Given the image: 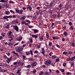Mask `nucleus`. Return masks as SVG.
Listing matches in <instances>:
<instances>
[{
    "label": "nucleus",
    "mask_w": 75,
    "mask_h": 75,
    "mask_svg": "<svg viewBox=\"0 0 75 75\" xmlns=\"http://www.w3.org/2000/svg\"><path fill=\"white\" fill-rule=\"evenodd\" d=\"M4 58H5V59H7L8 60H6V62L8 63V64H9L10 62L11 61H11L12 60V58H13V57L12 56L10 58H8L6 56V55H4Z\"/></svg>",
    "instance_id": "1"
},
{
    "label": "nucleus",
    "mask_w": 75,
    "mask_h": 75,
    "mask_svg": "<svg viewBox=\"0 0 75 75\" xmlns=\"http://www.w3.org/2000/svg\"><path fill=\"white\" fill-rule=\"evenodd\" d=\"M51 62H52V61L51 60H49L48 61H46V63H45V64L47 65V66H49V65H50L51 64Z\"/></svg>",
    "instance_id": "2"
},
{
    "label": "nucleus",
    "mask_w": 75,
    "mask_h": 75,
    "mask_svg": "<svg viewBox=\"0 0 75 75\" xmlns=\"http://www.w3.org/2000/svg\"><path fill=\"white\" fill-rule=\"evenodd\" d=\"M23 48L22 49L21 47H16V51H23Z\"/></svg>",
    "instance_id": "3"
},
{
    "label": "nucleus",
    "mask_w": 75,
    "mask_h": 75,
    "mask_svg": "<svg viewBox=\"0 0 75 75\" xmlns=\"http://www.w3.org/2000/svg\"><path fill=\"white\" fill-rule=\"evenodd\" d=\"M54 4V2L52 1H51V2L50 3V4L49 5H46L47 7H48L49 8H50L52 7V6Z\"/></svg>",
    "instance_id": "4"
},
{
    "label": "nucleus",
    "mask_w": 75,
    "mask_h": 75,
    "mask_svg": "<svg viewBox=\"0 0 75 75\" xmlns=\"http://www.w3.org/2000/svg\"><path fill=\"white\" fill-rule=\"evenodd\" d=\"M13 27L16 31L18 32V27L17 25L13 26Z\"/></svg>",
    "instance_id": "5"
},
{
    "label": "nucleus",
    "mask_w": 75,
    "mask_h": 75,
    "mask_svg": "<svg viewBox=\"0 0 75 75\" xmlns=\"http://www.w3.org/2000/svg\"><path fill=\"white\" fill-rule=\"evenodd\" d=\"M18 65H20V66H23L24 64H23V63L21 62L20 60L18 61Z\"/></svg>",
    "instance_id": "6"
},
{
    "label": "nucleus",
    "mask_w": 75,
    "mask_h": 75,
    "mask_svg": "<svg viewBox=\"0 0 75 75\" xmlns=\"http://www.w3.org/2000/svg\"><path fill=\"white\" fill-rule=\"evenodd\" d=\"M37 62H34L33 63H31V66L32 67H35L36 65H37Z\"/></svg>",
    "instance_id": "7"
},
{
    "label": "nucleus",
    "mask_w": 75,
    "mask_h": 75,
    "mask_svg": "<svg viewBox=\"0 0 75 75\" xmlns=\"http://www.w3.org/2000/svg\"><path fill=\"white\" fill-rule=\"evenodd\" d=\"M2 6L3 7H6V8H9L7 6V4L6 3L2 4Z\"/></svg>",
    "instance_id": "8"
},
{
    "label": "nucleus",
    "mask_w": 75,
    "mask_h": 75,
    "mask_svg": "<svg viewBox=\"0 0 75 75\" xmlns=\"http://www.w3.org/2000/svg\"><path fill=\"white\" fill-rule=\"evenodd\" d=\"M34 33L35 34H36V33H38V31L39 30H37L36 29H33Z\"/></svg>",
    "instance_id": "9"
},
{
    "label": "nucleus",
    "mask_w": 75,
    "mask_h": 75,
    "mask_svg": "<svg viewBox=\"0 0 75 75\" xmlns=\"http://www.w3.org/2000/svg\"><path fill=\"white\" fill-rule=\"evenodd\" d=\"M32 37H33V38H35V39L36 38H38V36L36 35H32Z\"/></svg>",
    "instance_id": "10"
},
{
    "label": "nucleus",
    "mask_w": 75,
    "mask_h": 75,
    "mask_svg": "<svg viewBox=\"0 0 75 75\" xmlns=\"http://www.w3.org/2000/svg\"><path fill=\"white\" fill-rule=\"evenodd\" d=\"M63 54L64 55H65L66 56H68V54L67 53V52H66L65 51H64L63 52Z\"/></svg>",
    "instance_id": "11"
},
{
    "label": "nucleus",
    "mask_w": 75,
    "mask_h": 75,
    "mask_svg": "<svg viewBox=\"0 0 75 75\" xmlns=\"http://www.w3.org/2000/svg\"><path fill=\"white\" fill-rule=\"evenodd\" d=\"M22 38H23V37H22V36H20V37L19 38L17 39V41H21Z\"/></svg>",
    "instance_id": "12"
},
{
    "label": "nucleus",
    "mask_w": 75,
    "mask_h": 75,
    "mask_svg": "<svg viewBox=\"0 0 75 75\" xmlns=\"http://www.w3.org/2000/svg\"><path fill=\"white\" fill-rule=\"evenodd\" d=\"M39 39L40 41H42L43 40V36H40L39 38Z\"/></svg>",
    "instance_id": "13"
},
{
    "label": "nucleus",
    "mask_w": 75,
    "mask_h": 75,
    "mask_svg": "<svg viewBox=\"0 0 75 75\" xmlns=\"http://www.w3.org/2000/svg\"><path fill=\"white\" fill-rule=\"evenodd\" d=\"M23 11L22 10H21L20 11H19V12L18 13V14H23V13L22 12Z\"/></svg>",
    "instance_id": "14"
},
{
    "label": "nucleus",
    "mask_w": 75,
    "mask_h": 75,
    "mask_svg": "<svg viewBox=\"0 0 75 75\" xmlns=\"http://www.w3.org/2000/svg\"><path fill=\"white\" fill-rule=\"evenodd\" d=\"M1 65H0V66H1V67H6V63H2Z\"/></svg>",
    "instance_id": "15"
},
{
    "label": "nucleus",
    "mask_w": 75,
    "mask_h": 75,
    "mask_svg": "<svg viewBox=\"0 0 75 75\" xmlns=\"http://www.w3.org/2000/svg\"><path fill=\"white\" fill-rule=\"evenodd\" d=\"M46 37L47 39H49L50 36H49V34L48 33H47L46 34Z\"/></svg>",
    "instance_id": "16"
},
{
    "label": "nucleus",
    "mask_w": 75,
    "mask_h": 75,
    "mask_svg": "<svg viewBox=\"0 0 75 75\" xmlns=\"http://www.w3.org/2000/svg\"><path fill=\"white\" fill-rule=\"evenodd\" d=\"M42 52H41V53L43 54V55H44V49L43 47L42 49Z\"/></svg>",
    "instance_id": "17"
},
{
    "label": "nucleus",
    "mask_w": 75,
    "mask_h": 75,
    "mask_svg": "<svg viewBox=\"0 0 75 75\" xmlns=\"http://www.w3.org/2000/svg\"><path fill=\"white\" fill-rule=\"evenodd\" d=\"M7 69H3L2 70V72H7Z\"/></svg>",
    "instance_id": "18"
},
{
    "label": "nucleus",
    "mask_w": 75,
    "mask_h": 75,
    "mask_svg": "<svg viewBox=\"0 0 75 75\" xmlns=\"http://www.w3.org/2000/svg\"><path fill=\"white\" fill-rule=\"evenodd\" d=\"M74 59H74V58L73 57H72L71 58H69V59L71 61H72L74 60Z\"/></svg>",
    "instance_id": "19"
},
{
    "label": "nucleus",
    "mask_w": 75,
    "mask_h": 75,
    "mask_svg": "<svg viewBox=\"0 0 75 75\" xmlns=\"http://www.w3.org/2000/svg\"><path fill=\"white\" fill-rule=\"evenodd\" d=\"M8 45L9 46H13V43H12L11 42H9Z\"/></svg>",
    "instance_id": "20"
},
{
    "label": "nucleus",
    "mask_w": 75,
    "mask_h": 75,
    "mask_svg": "<svg viewBox=\"0 0 75 75\" xmlns=\"http://www.w3.org/2000/svg\"><path fill=\"white\" fill-rule=\"evenodd\" d=\"M0 2L1 3H6V2H7V1H4V0H0Z\"/></svg>",
    "instance_id": "21"
},
{
    "label": "nucleus",
    "mask_w": 75,
    "mask_h": 75,
    "mask_svg": "<svg viewBox=\"0 0 75 75\" xmlns=\"http://www.w3.org/2000/svg\"><path fill=\"white\" fill-rule=\"evenodd\" d=\"M12 53H13V54H15V55H17V57H18V54H17V53H16V52H15V51H13L12 52Z\"/></svg>",
    "instance_id": "22"
},
{
    "label": "nucleus",
    "mask_w": 75,
    "mask_h": 75,
    "mask_svg": "<svg viewBox=\"0 0 75 75\" xmlns=\"http://www.w3.org/2000/svg\"><path fill=\"white\" fill-rule=\"evenodd\" d=\"M25 53L27 55H30V52H25Z\"/></svg>",
    "instance_id": "23"
},
{
    "label": "nucleus",
    "mask_w": 75,
    "mask_h": 75,
    "mask_svg": "<svg viewBox=\"0 0 75 75\" xmlns=\"http://www.w3.org/2000/svg\"><path fill=\"white\" fill-rule=\"evenodd\" d=\"M52 59H54V58H57V56L55 55L52 56Z\"/></svg>",
    "instance_id": "24"
},
{
    "label": "nucleus",
    "mask_w": 75,
    "mask_h": 75,
    "mask_svg": "<svg viewBox=\"0 0 75 75\" xmlns=\"http://www.w3.org/2000/svg\"><path fill=\"white\" fill-rule=\"evenodd\" d=\"M67 34H68V33L66 32H64L63 33V34L65 36H67Z\"/></svg>",
    "instance_id": "25"
},
{
    "label": "nucleus",
    "mask_w": 75,
    "mask_h": 75,
    "mask_svg": "<svg viewBox=\"0 0 75 75\" xmlns=\"http://www.w3.org/2000/svg\"><path fill=\"white\" fill-rule=\"evenodd\" d=\"M35 46H36L38 48H40V45H38L37 44H36Z\"/></svg>",
    "instance_id": "26"
},
{
    "label": "nucleus",
    "mask_w": 75,
    "mask_h": 75,
    "mask_svg": "<svg viewBox=\"0 0 75 75\" xmlns=\"http://www.w3.org/2000/svg\"><path fill=\"white\" fill-rule=\"evenodd\" d=\"M3 18L4 19H7L8 18V16H4Z\"/></svg>",
    "instance_id": "27"
},
{
    "label": "nucleus",
    "mask_w": 75,
    "mask_h": 75,
    "mask_svg": "<svg viewBox=\"0 0 75 75\" xmlns=\"http://www.w3.org/2000/svg\"><path fill=\"white\" fill-rule=\"evenodd\" d=\"M8 13H9V11H5V14H8Z\"/></svg>",
    "instance_id": "28"
},
{
    "label": "nucleus",
    "mask_w": 75,
    "mask_h": 75,
    "mask_svg": "<svg viewBox=\"0 0 75 75\" xmlns=\"http://www.w3.org/2000/svg\"><path fill=\"white\" fill-rule=\"evenodd\" d=\"M17 65H14L13 66V69H16L17 68Z\"/></svg>",
    "instance_id": "29"
},
{
    "label": "nucleus",
    "mask_w": 75,
    "mask_h": 75,
    "mask_svg": "<svg viewBox=\"0 0 75 75\" xmlns=\"http://www.w3.org/2000/svg\"><path fill=\"white\" fill-rule=\"evenodd\" d=\"M14 22H15V24H18V21H17V20H14Z\"/></svg>",
    "instance_id": "30"
},
{
    "label": "nucleus",
    "mask_w": 75,
    "mask_h": 75,
    "mask_svg": "<svg viewBox=\"0 0 75 75\" xmlns=\"http://www.w3.org/2000/svg\"><path fill=\"white\" fill-rule=\"evenodd\" d=\"M9 27H10V26L8 25H7V26H5V28H8V29Z\"/></svg>",
    "instance_id": "31"
},
{
    "label": "nucleus",
    "mask_w": 75,
    "mask_h": 75,
    "mask_svg": "<svg viewBox=\"0 0 75 75\" xmlns=\"http://www.w3.org/2000/svg\"><path fill=\"white\" fill-rule=\"evenodd\" d=\"M31 67V65H28L27 66L25 67V68H30Z\"/></svg>",
    "instance_id": "32"
},
{
    "label": "nucleus",
    "mask_w": 75,
    "mask_h": 75,
    "mask_svg": "<svg viewBox=\"0 0 75 75\" xmlns=\"http://www.w3.org/2000/svg\"><path fill=\"white\" fill-rule=\"evenodd\" d=\"M8 36H9L10 37V38H12V37H13V35H8Z\"/></svg>",
    "instance_id": "33"
},
{
    "label": "nucleus",
    "mask_w": 75,
    "mask_h": 75,
    "mask_svg": "<svg viewBox=\"0 0 75 75\" xmlns=\"http://www.w3.org/2000/svg\"><path fill=\"white\" fill-rule=\"evenodd\" d=\"M53 39V40H56V39H57V37H52Z\"/></svg>",
    "instance_id": "34"
},
{
    "label": "nucleus",
    "mask_w": 75,
    "mask_h": 75,
    "mask_svg": "<svg viewBox=\"0 0 75 75\" xmlns=\"http://www.w3.org/2000/svg\"><path fill=\"white\" fill-rule=\"evenodd\" d=\"M29 60L30 61H32V60H33V58H29Z\"/></svg>",
    "instance_id": "35"
},
{
    "label": "nucleus",
    "mask_w": 75,
    "mask_h": 75,
    "mask_svg": "<svg viewBox=\"0 0 75 75\" xmlns=\"http://www.w3.org/2000/svg\"><path fill=\"white\" fill-rule=\"evenodd\" d=\"M44 75H49V74L48 73V72L47 71L44 73Z\"/></svg>",
    "instance_id": "36"
},
{
    "label": "nucleus",
    "mask_w": 75,
    "mask_h": 75,
    "mask_svg": "<svg viewBox=\"0 0 75 75\" xmlns=\"http://www.w3.org/2000/svg\"><path fill=\"white\" fill-rule=\"evenodd\" d=\"M60 71H61L62 72V73L64 72V69H61Z\"/></svg>",
    "instance_id": "37"
},
{
    "label": "nucleus",
    "mask_w": 75,
    "mask_h": 75,
    "mask_svg": "<svg viewBox=\"0 0 75 75\" xmlns=\"http://www.w3.org/2000/svg\"><path fill=\"white\" fill-rule=\"evenodd\" d=\"M71 29V30H73L74 29V27L72 26H71L70 27Z\"/></svg>",
    "instance_id": "38"
},
{
    "label": "nucleus",
    "mask_w": 75,
    "mask_h": 75,
    "mask_svg": "<svg viewBox=\"0 0 75 75\" xmlns=\"http://www.w3.org/2000/svg\"><path fill=\"white\" fill-rule=\"evenodd\" d=\"M74 65V63L72 62H71V67H72V66Z\"/></svg>",
    "instance_id": "39"
},
{
    "label": "nucleus",
    "mask_w": 75,
    "mask_h": 75,
    "mask_svg": "<svg viewBox=\"0 0 75 75\" xmlns=\"http://www.w3.org/2000/svg\"><path fill=\"white\" fill-rule=\"evenodd\" d=\"M28 7H29V10H31L32 9V8L30 6V5H28Z\"/></svg>",
    "instance_id": "40"
},
{
    "label": "nucleus",
    "mask_w": 75,
    "mask_h": 75,
    "mask_svg": "<svg viewBox=\"0 0 75 75\" xmlns=\"http://www.w3.org/2000/svg\"><path fill=\"white\" fill-rule=\"evenodd\" d=\"M25 23V21H23L21 23L22 24H23H23Z\"/></svg>",
    "instance_id": "41"
},
{
    "label": "nucleus",
    "mask_w": 75,
    "mask_h": 75,
    "mask_svg": "<svg viewBox=\"0 0 75 75\" xmlns=\"http://www.w3.org/2000/svg\"><path fill=\"white\" fill-rule=\"evenodd\" d=\"M30 52L31 55H33V51H32L31 50H30Z\"/></svg>",
    "instance_id": "42"
},
{
    "label": "nucleus",
    "mask_w": 75,
    "mask_h": 75,
    "mask_svg": "<svg viewBox=\"0 0 75 75\" xmlns=\"http://www.w3.org/2000/svg\"><path fill=\"white\" fill-rule=\"evenodd\" d=\"M22 51L21 50H19V51H17V52H20L21 54H23V52H21Z\"/></svg>",
    "instance_id": "43"
},
{
    "label": "nucleus",
    "mask_w": 75,
    "mask_h": 75,
    "mask_svg": "<svg viewBox=\"0 0 75 75\" xmlns=\"http://www.w3.org/2000/svg\"><path fill=\"white\" fill-rule=\"evenodd\" d=\"M72 53H73V52H71V51H69V54H72Z\"/></svg>",
    "instance_id": "44"
},
{
    "label": "nucleus",
    "mask_w": 75,
    "mask_h": 75,
    "mask_svg": "<svg viewBox=\"0 0 75 75\" xmlns=\"http://www.w3.org/2000/svg\"><path fill=\"white\" fill-rule=\"evenodd\" d=\"M71 46L73 47H75V44H74V43H72Z\"/></svg>",
    "instance_id": "45"
},
{
    "label": "nucleus",
    "mask_w": 75,
    "mask_h": 75,
    "mask_svg": "<svg viewBox=\"0 0 75 75\" xmlns=\"http://www.w3.org/2000/svg\"><path fill=\"white\" fill-rule=\"evenodd\" d=\"M59 61V58H58L56 59V62H58V61Z\"/></svg>",
    "instance_id": "46"
},
{
    "label": "nucleus",
    "mask_w": 75,
    "mask_h": 75,
    "mask_svg": "<svg viewBox=\"0 0 75 75\" xmlns=\"http://www.w3.org/2000/svg\"><path fill=\"white\" fill-rule=\"evenodd\" d=\"M52 43H51V42H50L49 43V46H52Z\"/></svg>",
    "instance_id": "47"
},
{
    "label": "nucleus",
    "mask_w": 75,
    "mask_h": 75,
    "mask_svg": "<svg viewBox=\"0 0 75 75\" xmlns=\"http://www.w3.org/2000/svg\"><path fill=\"white\" fill-rule=\"evenodd\" d=\"M36 71H37V70H36L35 69L33 71V73L34 74H35V73L36 72Z\"/></svg>",
    "instance_id": "48"
},
{
    "label": "nucleus",
    "mask_w": 75,
    "mask_h": 75,
    "mask_svg": "<svg viewBox=\"0 0 75 75\" xmlns=\"http://www.w3.org/2000/svg\"><path fill=\"white\" fill-rule=\"evenodd\" d=\"M56 46L57 47H58V48H60V46H59V45L58 44H56Z\"/></svg>",
    "instance_id": "49"
},
{
    "label": "nucleus",
    "mask_w": 75,
    "mask_h": 75,
    "mask_svg": "<svg viewBox=\"0 0 75 75\" xmlns=\"http://www.w3.org/2000/svg\"><path fill=\"white\" fill-rule=\"evenodd\" d=\"M72 23L71 22H69V25H72Z\"/></svg>",
    "instance_id": "50"
},
{
    "label": "nucleus",
    "mask_w": 75,
    "mask_h": 75,
    "mask_svg": "<svg viewBox=\"0 0 75 75\" xmlns=\"http://www.w3.org/2000/svg\"><path fill=\"white\" fill-rule=\"evenodd\" d=\"M12 24H15V22H14V21H13L12 22H11Z\"/></svg>",
    "instance_id": "51"
},
{
    "label": "nucleus",
    "mask_w": 75,
    "mask_h": 75,
    "mask_svg": "<svg viewBox=\"0 0 75 75\" xmlns=\"http://www.w3.org/2000/svg\"><path fill=\"white\" fill-rule=\"evenodd\" d=\"M15 10L16 12L17 13H18V12H19V10L18 9H15Z\"/></svg>",
    "instance_id": "52"
},
{
    "label": "nucleus",
    "mask_w": 75,
    "mask_h": 75,
    "mask_svg": "<svg viewBox=\"0 0 75 75\" xmlns=\"http://www.w3.org/2000/svg\"><path fill=\"white\" fill-rule=\"evenodd\" d=\"M59 7H60V8H61V7H62V4H60V5L59 6Z\"/></svg>",
    "instance_id": "53"
},
{
    "label": "nucleus",
    "mask_w": 75,
    "mask_h": 75,
    "mask_svg": "<svg viewBox=\"0 0 75 75\" xmlns=\"http://www.w3.org/2000/svg\"><path fill=\"white\" fill-rule=\"evenodd\" d=\"M0 72H3V69L1 68V69H0Z\"/></svg>",
    "instance_id": "54"
},
{
    "label": "nucleus",
    "mask_w": 75,
    "mask_h": 75,
    "mask_svg": "<svg viewBox=\"0 0 75 75\" xmlns=\"http://www.w3.org/2000/svg\"><path fill=\"white\" fill-rule=\"evenodd\" d=\"M30 42H31V43H32L33 42V39H30Z\"/></svg>",
    "instance_id": "55"
},
{
    "label": "nucleus",
    "mask_w": 75,
    "mask_h": 75,
    "mask_svg": "<svg viewBox=\"0 0 75 75\" xmlns=\"http://www.w3.org/2000/svg\"><path fill=\"white\" fill-rule=\"evenodd\" d=\"M26 17H30V18H31V17H33V16H29V15H28V16H26Z\"/></svg>",
    "instance_id": "56"
},
{
    "label": "nucleus",
    "mask_w": 75,
    "mask_h": 75,
    "mask_svg": "<svg viewBox=\"0 0 75 75\" xmlns=\"http://www.w3.org/2000/svg\"><path fill=\"white\" fill-rule=\"evenodd\" d=\"M25 16H23L22 17V20H25Z\"/></svg>",
    "instance_id": "57"
},
{
    "label": "nucleus",
    "mask_w": 75,
    "mask_h": 75,
    "mask_svg": "<svg viewBox=\"0 0 75 75\" xmlns=\"http://www.w3.org/2000/svg\"><path fill=\"white\" fill-rule=\"evenodd\" d=\"M3 38V37L2 36H0V40H2Z\"/></svg>",
    "instance_id": "58"
},
{
    "label": "nucleus",
    "mask_w": 75,
    "mask_h": 75,
    "mask_svg": "<svg viewBox=\"0 0 75 75\" xmlns=\"http://www.w3.org/2000/svg\"><path fill=\"white\" fill-rule=\"evenodd\" d=\"M5 67H10V66H9V65H8L6 63V65L5 66Z\"/></svg>",
    "instance_id": "59"
},
{
    "label": "nucleus",
    "mask_w": 75,
    "mask_h": 75,
    "mask_svg": "<svg viewBox=\"0 0 75 75\" xmlns=\"http://www.w3.org/2000/svg\"><path fill=\"white\" fill-rule=\"evenodd\" d=\"M8 18H12V16H8Z\"/></svg>",
    "instance_id": "60"
},
{
    "label": "nucleus",
    "mask_w": 75,
    "mask_h": 75,
    "mask_svg": "<svg viewBox=\"0 0 75 75\" xmlns=\"http://www.w3.org/2000/svg\"><path fill=\"white\" fill-rule=\"evenodd\" d=\"M22 57L23 58V59H25V56L24 55H23Z\"/></svg>",
    "instance_id": "61"
},
{
    "label": "nucleus",
    "mask_w": 75,
    "mask_h": 75,
    "mask_svg": "<svg viewBox=\"0 0 75 75\" xmlns=\"http://www.w3.org/2000/svg\"><path fill=\"white\" fill-rule=\"evenodd\" d=\"M17 63H18L17 62H15L14 63L13 65H16L17 64Z\"/></svg>",
    "instance_id": "62"
},
{
    "label": "nucleus",
    "mask_w": 75,
    "mask_h": 75,
    "mask_svg": "<svg viewBox=\"0 0 75 75\" xmlns=\"http://www.w3.org/2000/svg\"><path fill=\"white\" fill-rule=\"evenodd\" d=\"M11 33H12V32L11 31H10L8 33L9 35H11Z\"/></svg>",
    "instance_id": "63"
},
{
    "label": "nucleus",
    "mask_w": 75,
    "mask_h": 75,
    "mask_svg": "<svg viewBox=\"0 0 75 75\" xmlns=\"http://www.w3.org/2000/svg\"><path fill=\"white\" fill-rule=\"evenodd\" d=\"M54 23H52V27H53V28H54V27H53V26H54Z\"/></svg>",
    "instance_id": "64"
}]
</instances>
